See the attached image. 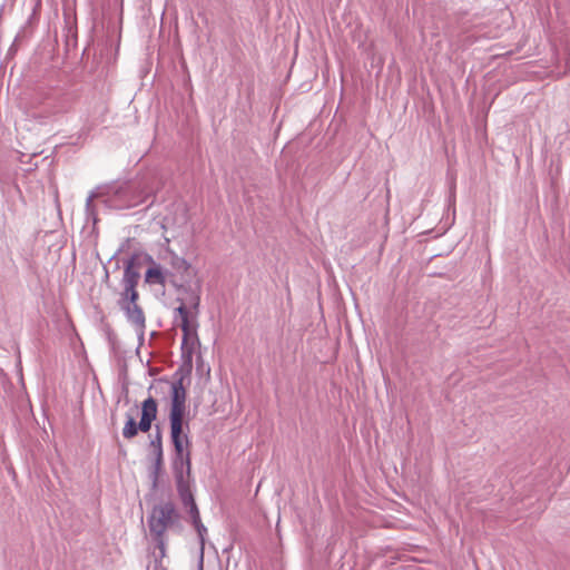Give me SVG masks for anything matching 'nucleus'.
<instances>
[{
	"mask_svg": "<svg viewBox=\"0 0 570 570\" xmlns=\"http://www.w3.org/2000/svg\"><path fill=\"white\" fill-rule=\"evenodd\" d=\"M187 392L184 386V379L180 377L170 387V438L175 448L173 459V471L179 493L185 497L189 491V478L191 470L190 448L188 436L189 424L184 422L186 414Z\"/></svg>",
	"mask_w": 570,
	"mask_h": 570,
	"instance_id": "nucleus-1",
	"label": "nucleus"
},
{
	"mask_svg": "<svg viewBox=\"0 0 570 570\" xmlns=\"http://www.w3.org/2000/svg\"><path fill=\"white\" fill-rule=\"evenodd\" d=\"M199 305V297L195 296L191 303L193 311H189L186 305L181 304L177 307V313L180 318V328L183 331V350L187 351L190 355L195 350L196 344L198 343V337L196 333V325L194 318L197 315V308Z\"/></svg>",
	"mask_w": 570,
	"mask_h": 570,
	"instance_id": "nucleus-2",
	"label": "nucleus"
},
{
	"mask_svg": "<svg viewBox=\"0 0 570 570\" xmlns=\"http://www.w3.org/2000/svg\"><path fill=\"white\" fill-rule=\"evenodd\" d=\"M138 299L131 301L129 297L121 296L120 306L126 312L128 321L135 330L142 334L146 326V318L142 308L137 304Z\"/></svg>",
	"mask_w": 570,
	"mask_h": 570,
	"instance_id": "nucleus-3",
	"label": "nucleus"
},
{
	"mask_svg": "<svg viewBox=\"0 0 570 570\" xmlns=\"http://www.w3.org/2000/svg\"><path fill=\"white\" fill-rule=\"evenodd\" d=\"M139 279V273L135 271L134 263L129 262L124 272V284L125 288L121 293V296L129 297L131 301L138 299L139 294L136 289V286L138 284Z\"/></svg>",
	"mask_w": 570,
	"mask_h": 570,
	"instance_id": "nucleus-4",
	"label": "nucleus"
},
{
	"mask_svg": "<svg viewBox=\"0 0 570 570\" xmlns=\"http://www.w3.org/2000/svg\"><path fill=\"white\" fill-rule=\"evenodd\" d=\"M157 416V403L153 397H148L141 404V417L139 422V430L148 432L151 423Z\"/></svg>",
	"mask_w": 570,
	"mask_h": 570,
	"instance_id": "nucleus-5",
	"label": "nucleus"
},
{
	"mask_svg": "<svg viewBox=\"0 0 570 570\" xmlns=\"http://www.w3.org/2000/svg\"><path fill=\"white\" fill-rule=\"evenodd\" d=\"M151 266L146 271L145 282L149 285L158 284L164 286L166 283V277L164 275L163 268L154 262L151 257H149Z\"/></svg>",
	"mask_w": 570,
	"mask_h": 570,
	"instance_id": "nucleus-6",
	"label": "nucleus"
},
{
	"mask_svg": "<svg viewBox=\"0 0 570 570\" xmlns=\"http://www.w3.org/2000/svg\"><path fill=\"white\" fill-rule=\"evenodd\" d=\"M139 430V424L137 425L134 417H129L122 429V435L126 439H131L137 435Z\"/></svg>",
	"mask_w": 570,
	"mask_h": 570,
	"instance_id": "nucleus-7",
	"label": "nucleus"
},
{
	"mask_svg": "<svg viewBox=\"0 0 570 570\" xmlns=\"http://www.w3.org/2000/svg\"><path fill=\"white\" fill-rule=\"evenodd\" d=\"M191 511L195 513V515L198 518V511H197V508L195 505V503L193 502V507H191Z\"/></svg>",
	"mask_w": 570,
	"mask_h": 570,
	"instance_id": "nucleus-8",
	"label": "nucleus"
}]
</instances>
